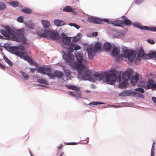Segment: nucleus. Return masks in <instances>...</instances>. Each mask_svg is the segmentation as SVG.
<instances>
[{
  "label": "nucleus",
  "mask_w": 156,
  "mask_h": 156,
  "mask_svg": "<svg viewBox=\"0 0 156 156\" xmlns=\"http://www.w3.org/2000/svg\"><path fill=\"white\" fill-rule=\"evenodd\" d=\"M98 35V33L97 32H93L92 33V35L94 36H97Z\"/></svg>",
  "instance_id": "obj_57"
},
{
  "label": "nucleus",
  "mask_w": 156,
  "mask_h": 156,
  "mask_svg": "<svg viewBox=\"0 0 156 156\" xmlns=\"http://www.w3.org/2000/svg\"><path fill=\"white\" fill-rule=\"evenodd\" d=\"M37 81L40 83L45 84L46 85L48 84V83L45 80L42 79H39L37 80Z\"/></svg>",
  "instance_id": "obj_35"
},
{
  "label": "nucleus",
  "mask_w": 156,
  "mask_h": 156,
  "mask_svg": "<svg viewBox=\"0 0 156 156\" xmlns=\"http://www.w3.org/2000/svg\"><path fill=\"white\" fill-rule=\"evenodd\" d=\"M62 147V144H60L59 146L58 147V149H60Z\"/></svg>",
  "instance_id": "obj_62"
},
{
  "label": "nucleus",
  "mask_w": 156,
  "mask_h": 156,
  "mask_svg": "<svg viewBox=\"0 0 156 156\" xmlns=\"http://www.w3.org/2000/svg\"><path fill=\"white\" fill-rule=\"evenodd\" d=\"M62 68L67 77H69L71 74V72L70 70L66 69V67L65 66H63Z\"/></svg>",
  "instance_id": "obj_34"
},
{
  "label": "nucleus",
  "mask_w": 156,
  "mask_h": 156,
  "mask_svg": "<svg viewBox=\"0 0 156 156\" xmlns=\"http://www.w3.org/2000/svg\"><path fill=\"white\" fill-rule=\"evenodd\" d=\"M80 38L78 37L75 36L73 38L72 41L74 43H76L79 41Z\"/></svg>",
  "instance_id": "obj_43"
},
{
  "label": "nucleus",
  "mask_w": 156,
  "mask_h": 156,
  "mask_svg": "<svg viewBox=\"0 0 156 156\" xmlns=\"http://www.w3.org/2000/svg\"><path fill=\"white\" fill-rule=\"evenodd\" d=\"M66 144L67 145H75L77 144L76 143L72 142L69 143H66Z\"/></svg>",
  "instance_id": "obj_53"
},
{
  "label": "nucleus",
  "mask_w": 156,
  "mask_h": 156,
  "mask_svg": "<svg viewBox=\"0 0 156 156\" xmlns=\"http://www.w3.org/2000/svg\"><path fill=\"white\" fill-rule=\"evenodd\" d=\"M147 55L145 54L144 51L142 50L139 51L138 53V56L140 58L144 57Z\"/></svg>",
  "instance_id": "obj_32"
},
{
  "label": "nucleus",
  "mask_w": 156,
  "mask_h": 156,
  "mask_svg": "<svg viewBox=\"0 0 156 156\" xmlns=\"http://www.w3.org/2000/svg\"><path fill=\"white\" fill-rule=\"evenodd\" d=\"M87 51L88 53L89 58V59H93L95 55V51L92 47H89L87 48Z\"/></svg>",
  "instance_id": "obj_11"
},
{
  "label": "nucleus",
  "mask_w": 156,
  "mask_h": 156,
  "mask_svg": "<svg viewBox=\"0 0 156 156\" xmlns=\"http://www.w3.org/2000/svg\"><path fill=\"white\" fill-rule=\"evenodd\" d=\"M9 49L13 54L19 56L21 58H23V56L25 53L24 52H20L17 51V50H20L22 51H24L25 48L22 45L10 47Z\"/></svg>",
  "instance_id": "obj_4"
},
{
  "label": "nucleus",
  "mask_w": 156,
  "mask_h": 156,
  "mask_svg": "<svg viewBox=\"0 0 156 156\" xmlns=\"http://www.w3.org/2000/svg\"><path fill=\"white\" fill-rule=\"evenodd\" d=\"M41 22L44 27L47 28L49 27L50 25V22L45 20H42Z\"/></svg>",
  "instance_id": "obj_24"
},
{
  "label": "nucleus",
  "mask_w": 156,
  "mask_h": 156,
  "mask_svg": "<svg viewBox=\"0 0 156 156\" xmlns=\"http://www.w3.org/2000/svg\"><path fill=\"white\" fill-rule=\"evenodd\" d=\"M146 89H151L153 90L156 89V83L154 84L153 80H149L147 81Z\"/></svg>",
  "instance_id": "obj_12"
},
{
  "label": "nucleus",
  "mask_w": 156,
  "mask_h": 156,
  "mask_svg": "<svg viewBox=\"0 0 156 156\" xmlns=\"http://www.w3.org/2000/svg\"><path fill=\"white\" fill-rule=\"evenodd\" d=\"M48 67H46L45 68L43 67H38L37 68V70L38 73L44 74H46V69Z\"/></svg>",
  "instance_id": "obj_19"
},
{
  "label": "nucleus",
  "mask_w": 156,
  "mask_h": 156,
  "mask_svg": "<svg viewBox=\"0 0 156 156\" xmlns=\"http://www.w3.org/2000/svg\"><path fill=\"white\" fill-rule=\"evenodd\" d=\"M87 21L91 23L97 24H101L103 23V22L109 23V21L107 19H101V18H97L92 16L88 18Z\"/></svg>",
  "instance_id": "obj_6"
},
{
  "label": "nucleus",
  "mask_w": 156,
  "mask_h": 156,
  "mask_svg": "<svg viewBox=\"0 0 156 156\" xmlns=\"http://www.w3.org/2000/svg\"><path fill=\"white\" fill-rule=\"evenodd\" d=\"M63 11L65 12H72L74 14H76L77 12L70 6H65L63 9Z\"/></svg>",
  "instance_id": "obj_17"
},
{
  "label": "nucleus",
  "mask_w": 156,
  "mask_h": 156,
  "mask_svg": "<svg viewBox=\"0 0 156 156\" xmlns=\"http://www.w3.org/2000/svg\"><path fill=\"white\" fill-rule=\"evenodd\" d=\"M152 100L154 102L156 103V98L154 97H152Z\"/></svg>",
  "instance_id": "obj_60"
},
{
  "label": "nucleus",
  "mask_w": 156,
  "mask_h": 156,
  "mask_svg": "<svg viewBox=\"0 0 156 156\" xmlns=\"http://www.w3.org/2000/svg\"><path fill=\"white\" fill-rule=\"evenodd\" d=\"M21 11L26 14H30L32 12V10L31 9L26 8L22 9Z\"/></svg>",
  "instance_id": "obj_30"
},
{
  "label": "nucleus",
  "mask_w": 156,
  "mask_h": 156,
  "mask_svg": "<svg viewBox=\"0 0 156 156\" xmlns=\"http://www.w3.org/2000/svg\"><path fill=\"white\" fill-rule=\"evenodd\" d=\"M22 74L23 77L26 79H27L29 78L28 75L24 72H22Z\"/></svg>",
  "instance_id": "obj_49"
},
{
  "label": "nucleus",
  "mask_w": 156,
  "mask_h": 156,
  "mask_svg": "<svg viewBox=\"0 0 156 156\" xmlns=\"http://www.w3.org/2000/svg\"><path fill=\"white\" fill-rule=\"evenodd\" d=\"M77 29H78L80 28V26L77 25V24H75V26H74Z\"/></svg>",
  "instance_id": "obj_59"
},
{
  "label": "nucleus",
  "mask_w": 156,
  "mask_h": 156,
  "mask_svg": "<svg viewBox=\"0 0 156 156\" xmlns=\"http://www.w3.org/2000/svg\"><path fill=\"white\" fill-rule=\"evenodd\" d=\"M20 39V38H19ZM21 40V42H22L23 44H26V41L25 39H20Z\"/></svg>",
  "instance_id": "obj_55"
},
{
  "label": "nucleus",
  "mask_w": 156,
  "mask_h": 156,
  "mask_svg": "<svg viewBox=\"0 0 156 156\" xmlns=\"http://www.w3.org/2000/svg\"><path fill=\"white\" fill-rule=\"evenodd\" d=\"M75 56L77 60V63L75 62L74 55L72 54L65 52L62 55V58L71 66L81 71L79 72L78 74V76L79 77L82 75V71L85 68L86 61L83 58L82 54L81 53H76Z\"/></svg>",
  "instance_id": "obj_1"
},
{
  "label": "nucleus",
  "mask_w": 156,
  "mask_h": 156,
  "mask_svg": "<svg viewBox=\"0 0 156 156\" xmlns=\"http://www.w3.org/2000/svg\"><path fill=\"white\" fill-rule=\"evenodd\" d=\"M54 74L56 77L58 78L61 79L63 76V73L58 71L55 70L54 72Z\"/></svg>",
  "instance_id": "obj_21"
},
{
  "label": "nucleus",
  "mask_w": 156,
  "mask_h": 156,
  "mask_svg": "<svg viewBox=\"0 0 156 156\" xmlns=\"http://www.w3.org/2000/svg\"><path fill=\"white\" fill-rule=\"evenodd\" d=\"M119 87L122 88H123L126 87H127L129 85V83L126 81H122V82H121V81L119 82Z\"/></svg>",
  "instance_id": "obj_22"
},
{
  "label": "nucleus",
  "mask_w": 156,
  "mask_h": 156,
  "mask_svg": "<svg viewBox=\"0 0 156 156\" xmlns=\"http://www.w3.org/2000/svg\"><path fill=\"white\" fill-rule=\"evenodd\" d=\"M124 56L123 55L120 54L115 59L116 62H119L122 61V58H123Z\"/></svg>",
  "instance_id": "obj_33"
},
{
  "label": "nucleus",
  "mask_w": 156,
  "mask_h": 156,
  "mask_svg": "<svg viewBox=\"0 0 156 156\" xmlns=\"http://www.w3.org/2000/svg\"><path fill=\"white\" fill-rule=\"evenodd\" d=\"M101 45L99 42H97L96 43L94 46V50L96 52L99 51L101 49Z\"/></svg>",
  "instance_id": "obj_23"
},
{
  "label": "nucleus",
  "mask_w": 156,
  "mask_h": 156,
  "mask_svg": "<svg viewBox=\"0 0 156 156\" xmlns=\"http://www.w3.org/2000/svg\"><path fill=\"white\" fill-rule=\"evenodd\" d=\"M6 7V5L2 2H0V10H3Z\"/></svg>",
  "instance_id": "obj_44"
},
{
  "label": "nucleus",
  "mask_w": 156,
  "mask_h": 156,
  "mask_svg": "<svg viewBox=\"0 0 156 156\" xmlns=\"http://www.w3.org/2000/svg\"><path fill=\"white\" fill-rule=\"evenodd\" d=\"M1 33L2 35H3L4 36L8 37L9 36V34L5 30H1Z\"/></svg>",
  "instance_id": "obj_42"
},
{
  "label": "nucleus",
  "mask_w": 156,
  "mask_h": 156,
  "mask_svg": "<svg viewBox=\"0 0 156 156\" xmlns=\"http://www.w3.org/2000/svg\"><path fill=\"white\" fill-rule=\"evenodd\" d=\"M136 91H138L141 93H144V89L142 87H140L135 89Z\"/></svg>",
  "instance_id": "obj_45"
},
{
  "label": "nucleus",
  "mask_w": 156,
  "mask_h": 156,
  "mask_svg": "<svg viewBox=\"0 0 156 156\" xmlns=\"http://www.w3.org/2000/svg\"><path fill=\"white\" fill-rule=\"evenodd\" d=\"M133 26L136 27H137L142 30H150V27H148L146 26H143L142 24L139 23H136L133 24Z\"/></svg>",
  "instance_id": "obj_16"
},
{
  "label": "nucleus",
  "mask_w": 156,
  "mask_h": 156,
  "mask_svg": "<svg viewBox=\"0 0 156 156\" xmlns=\"http://www.w3.org/2000/svg\"><path fill=\"white\" fill-rule=\"evenodd\" d=\"M54 23L58 26H60L63 25L64 24V22L59 20H55Z\"/></svg>",
  "instance_id": "obj_25"
},
{
  "label": "nucleus",
  "mask_w": 156,
  "mask_h": 156,
  "mask_svg": "<svg viewBox=\"0 0 156 156\" xmlns=\"http://www.w3.org/2000/svg\"><path fill=\"white\" fill-rule=\"evenodd\" d=\"M16 34L15 35L18 36L20 39H23L24 38V32L23 29L17 30L15 32Z\"/></svg>",
  "instance_id": "obj_13"
},
{
  "label": "nucleus",
  "mask_w": 156,
  "mask_h": 156,
  "mask_svg": "<svg viewBox=\"0 0 156 156\" xmlns=\"http://www.w3.org/2000/svg\"><path fill=\"white\" fill-rule=\"evenodd\" d=\"M0 67L3 70L5 69V67L4 66V65H2L1 63V65H0Z\"/></svg>",
  "instance_id": "obj_56"
},
{
  "label": "nucleus",
  "mask_w": 156,
  "mask_h": 156,
  "mask_svg": "<svg viewBox=\"0 0 156 156\" xmlns=\"http://www.w3.org/2000/svg\"><path fill=\"white\" fill-rule=\"evenodd\" d=\"M150 30L152 31H156V27H150Z\"/></svg>",
  "instance_id": "obj_52"
},
{
  "label": "nucleus",
  "mask_w": 156,
  "mask_h": 156,
  "mask_svg": "<svg viewBox=\"0 0 156 156\" xmlns=\"http://www.w3.org/2000/svg\"><path fill=\"white\" fill-rule=\"evenodd\" d=\"M27 61L30 64L35 65V62L28 56H24L22 58Z\"/></svg>",
  "instance_id": "obj_18"
},
{
  "label": "nucleus",
  "mask_w": 156,
  "mask_h": 156,
  "mask_svg": "<svg viewBox=\"0 0 156 156\" xmlns=\"http://www.w3.org/2000/svg\"><path fill=\"white\" fill-rule=\"evenodd\" d=\"M111 74L106 73L105 74V79L107 83L110 84H114L117 79V71L115 69H112L110 71ZM133 71L131 69H129L127 71L122 73V72L119 73L117 79L119 82L121 81V76L122 78L125 81H127L130 78V76L132 73Z\"/></svg>",
  "instance_id": "obj_2"
},
{
  "label": "nucleus",
  "mask_w": 156,
  "mask_h": 156,
  "mask_svg": "<svg viewBox=\"0 0 156 156\" xmlns=\"http://www.w3.org/2000/svg\"><path fill=\"white\" fill-rule=\"evenodd\" d=\"M39 36L49 38L53 40H58L59 38L58 34L55 31L41 30L37 32Z\"/></svg>",
  "instance_id": "obj_3"
},
{
  "label": "nucleus",
  "mask_w": 156,
  "mask_h": 156,
  "mask_svg": "<svg viewBox=\"0 0 156 156\" xmlns=\"http://www.w3.org/2000/svg\"><path fill=\"white\" fill-rule=\"evenodd\" d=\"M134 95L136 97H139L142 98H144L143 94L138 92H135L134 93Z\"/></svg>",
  "instance_id": "obj_31"
},
{
  "label": "nucleus",
  "mask_w": 156,
  "mask_h": 156,
  "mask_svg": "<svg viewBox=\"0 0 156 156\" xmlns=\"http://www.w3.org/2000/svg\"><path fill=\"white\" fill-rule=\"evenodd\" d=\"M5 61L9 64L10 66H12V63L7 58L5 57V58H4Z\"/></svg>",
  "instance_id": "obj_48"
},
{
  "label": "nucleus",
  "mask_w": 156,
  "mask_h": 156,
  "mask_svg": "<svg viewBox=\"0 0 156 156\" xmlns=\"http://www.w3.org/2000/svg\"><path fill=\"white\" fill-rule=\"evenodd\" d=\"M147 41L148 43L151 44H154L155 43V42H154V40L151 39H147Z\"/></svg>",
  "instance_id": "obj_47"
},
{
  "label": "nucleus",
  "mask_w": 156,
  "mask_h": 156,
  "mask_svg": "<svg viewBox=\"0 0 156 156\" xmlns=\"http://www.w3.org/2000/svg\"><path fill=\"white\" fill-rule=\"evenodd\" d=\"M144 0H135V4L138 5L140 4Z\"/></svg>",
  "instance_id": "obj_50"
},
{
  "label": "nucleus",
  "mask_w": 156,
  "mask_h": 156,
  "mask_svg": "<svg viewBox=\"0 0 156 156\" xmlns=\"http://www.w3.org/2000/svg\"><path fill=\"white\" fill-rule=\"evenodd\" d=\"M155 156V151H151V156Z\"/></svg>",
  "instance_id": "obj_58"
},
{
  "label": "nucleus",
  "mask_w": 156,
  "mask_h": 156,
  "mask_svg": "<svg viewBox=\"0 0 156 156\" xmlns=\"http://www.w3.org/2000/svg\"><path fill=\"white\" fill-rule=\"evenodd\" d=\"M17 20L18 22L20 23H23V18L22 16H19L17 19Z\"/></svg>",
  "instance_id": "obj_46"
},
{
  "label": "nucleus",
  "mask_w": 156,
  "mask_h": 156,
  "mask_svg": "<svg viewBox=\"0 0 156 156\" xmlns=\"http://www.w3.org/2000/svg\"><path fill=\"white\" fill-rule=\"evenodd\" d=\"M123 55L125 58H127L130 62H133L136 57V55L134 54V51L128 49L124 51Z\"/></svg>",
  "instance_id": "obj_5"
},
{
  "label": "nucleus",
  "mask_w": 156,
  "mask_h": 156,
  "mask_svg": "<svg viewBox=\"0 0 156 156\" xmlns=\"http://www.w3.org/2000/svg\"><path fill=\"white\" fill-rule=\"evenodd\" d=\"M118 22V23H119V24L120 25V24H122L124 23L123 21L120 20H117V22Z\"/></svg>",
  "instance_id": "obj_54"
},
{
  "label": "nucleus",
  "mask_w": 156,
  "mask_h": 156,
  "mask_svg": "<svg viewBox=\"0 0 156 156\" xmlns=\"http://www.w3.org/2000/svg\"><path fill=\"white\" fill-rule=\"evenodd\" d=\"M51 69L50 67H48L46 69V75H48L49 77L52 79H54L55 78L54 74L51 73Z\"/></svg>",
  "instance_id": "obj_20"
},
{
  "label": "nucleus",
  "mask_w": 156,
  "mask_h": 156,
  "mask_svg": "<svg viewBox=\"0 0 156 156\" xmlns=\"http://www.w3.org/2000/svg\"><path fill=\"white\" fill-rule=\"evenodd\" d=\"M5 29L8 32V33L12 36V40L13 41H16L18 42H21L20 39H19L17 36L15 35V32L14 30L12 29L9 26L5 27Z\"/></svg>",
  "instance_id": "obj_7"
},
{
  "label": "nucleus",
  "mask_w": 156,
  "mask_h": 156,
  "mask_svg": "<svg viewBox=\"0 0 156 156\" xmlns=\"http://www.w3.org/2000/svg\"><path fill=\"white\" fill-rule=\"evenodd\" d=\"M69 94L70 95H72L73 96H74V93H73L71 91H69Z\"/></svg>",
  "instance_id": "obj_61"
},
{
  "label": "nucleus",
  "mask_w": 156,
  "mask_h": 156,
  "mask_svg": "<svg viewBox=\"0 0 156 156\" xmlns=\"http://www.w3.org/2000/svg\"><path fill=\"white\" fill-rule=\"evenodd\" d=\"M155 142L153 143L152 145V146L151 151H155Z\"/></svg>",
  "instance_id": "obj_51"
},
{
  "label": "nucleus",
  "mask_w": 156,
  "mask_h": 156,
  "mask_svg": "<svg viewBox=\"0 0 156 156\" xmlns=\"http://www.w3.org/2000/svg\"><path fill=\"white\" fill-rule=\"evenodd\" d=\"M9 4L14 7H16L19 5V3L17 1H12L9 2Z\"/></svg>",
  "instance_id": "obj_36"
},
{
  "label": "nucleus",
  "mask_w": 156,
  "mask_h": 156,
  "mask_svg": "<svg viewBox=\"0 0 156 156\" xmlns=\"http://www.w3.org/2000/svg\"><path fill=\"white\" fill-rule=\"evenodd\" d=\"M3 49V47L0 44V51L1 52L2 51V50Z\"/></svg>",
  "instance_id": "obj_64"
},
{
  "label": "nucleus",
  "mask_w": 156,
  "mask_h": 156,
  "mask_svg": "<svg viewBox=\"0 0 156 156\" xmlns=\"http://www.w3.org/2000/svg\"><path fill=\"white\" fill-rule=\"evenodd\" d=\"M80 49L81 47L79 45L71 43L69 47L66 50L67 52L66 53H71L74 50H78Z\"/></svg>",
  "instance_id": "obj_9"
},
{
  "label": "nucleus",
  "mask_w": 156,
  "mask_h": 156,
  "mask_svg": "<svg viewBox=\"0 0 156 156\" xmlns=\"http://www.w3.org/2000/svg\"><path fill=\"white\" fill-rule=\"evenodd\" d=\"M92 74V72L90 70L85 71L83 74L82 77L84 80L90 81V79L92 78V77H91Z\"/></svg>",
  "instance_id": "obj_10"
},
{
  "label": "nucleus",
  "mask_w": 156,
  "mask_h": 156,
  "mask_svg": "<svg viewBox=\"0 0 156 156\" xmlns=\"http://www.w3.org/2000/svg\"><path fill=\"white\" fill-rule=\"evenodd\" d=\"M103 74L101 73H96L93 75L92 78L90 79V81L93 82H95L97 80H101L104 78Z\"/></svg>",
  "instance_id": "obj_8"
},
{
  "label": "nucleus",
  "mask_w": 156,
  "mask_h": 156,
  "mask_svg": "<svg viewBox=\"0 0 156 156\" xmlns=\"http://www.w3.org/2000/svg\"><path fill=\"white\" fill-rule=\"evenodd\" d=\"M36 69V68H34V69L30 68V71L32 72H34L35 71Z\"/></svg>",
  "instance_id": "obj_63"
},
{
  "label": "nucleus",
  "mask_w": 156,
  "mask_h": 156,
  "mask_svg": "<svg viewBox=\"0 0 156 156\" xmlns=\"http://www.w3.org/2000/svg\"><path fill=\"white\" fill-rule=\"evenodd\" d=\"M79 91H77L76 92H74V96L77 98H80L81 97V93Z\"/></svg>",
  "instance_id": "obj_38"
},
{
  "label": "nucleus",
  "mask_w": 156,
  "mask_h": 156,
  "mask_svg": "<svg viewBox=\"0 0 156 156\" xmlns=\"http://www.w3.org/2000/svg\"><path fill=\"white\" fill-rule=\"evenodd\" d=\"M112 47L111 44L109 43H105L104 45V48L108 51L111 49Z\"/></svg>",
  "instance_id": "obj_28"
},
{
  "label": "nucleus",
  "mask_w": 156,
  "mask_h": 156,
  "mask_svg": "<svg viewBox=\"0 0 156 156\" xmlns=\"http://www.w3.org/2000/svg\"><path fill=\"white\" fill-rule=\"evenodd\" d=\"M117 20L115 21H112L111 22V23L113 25L116 27H121L120 24L118 23V22H116Z\"/></svg>",
  "instance_id": "obj_41"
},
{
  "label": "nucleus",
  "mask_w": 156,
  "mask_h": 156,
  "mask_svg": "<svg viewBox=\"0 0 156 156\" xmlns=\"http://www.w3.org/2000/svg\"><path fill=\"white\" fill-rule=\"evenodd\" d=\"M138 86L140 87H144L146 89L145 83L144 81L140 82L138 84Z\"/></svg>",
  "instance_id": "obj_37"
},
{
  "label": "nucleus",
  "mask_w": 156,
  "mask_h": 156,
  "mask_svg": "<svg viewBox=\"0 0 156 156\" xmlns=\"http://www.w3.org/2000/svg\"><path fill=\"white\" fill-rule=\"evenodd\" d=\"M112 55L114 56H117L119 53V51L118 48L115 47H114L112 52Z\"/></svg>",
  "instance_id": "obj_26"
},
{
  "label": "nucleus",
  "mask_w": 156,
  "mask_h": 156,
  "mask_svg": "<svg viewBox=\"0 0 156 156\" xmlns=\"http://www.w3.org/2000/svg\"><path fill=\"white\" fill-rule=\"evenodd\" d=\"M101 104H105V103L102 102H99L97 101H93L90 104H89V105H101Z\"/></svg>",
  "instance_id": "obj_40"
},
{
  "label": "nucleus",
  "mask_w": 156,
  "mask_h": 156,
  "mask_svg": "<svg viewBox=\"0 0 156 156\" xmlns=\"http://www.w3.org/2000/svg\"><path fill=\"white\" fill-rule=\"evenodd\" d=\"M63 36L62 37V42L66 45H69L71 42V38L67 37L64 34H63Z\"/></svg>",
  "instance_id": "obj_14"
},
{
  "label": "nucleus",
  "mask_w": 156,
  "mask_h": 156,
  "mask_svg": "<svg viewBox=\"0 0 156 156\" xmlns=\"http://www.w3.org/2000/svg\"><path fill=\"white\" fill-rule=\"evenodd\" d=\"M124 23L125 25H130L131 24V21L128 19H126L124 21Z\"/></svg>",
  "instance_id": "obj_39"
},
{
  "label": "nucleus",
  "mask_w": 156,
  "mask_h": 156,
  "mask_svg": "<svg viewBox=\"0 0 156 156\" xmlns=\"http://www.w3.org/2000/svg\"><path fill=\"white\" fill-rule=\"evenodd\" d=\"M147 55L148 56L151 58H153L155 57L156 59V52L155 51H153L150 52L149 54Z\"/></svg>",
  "instance_id": "obj_29"
},
{
  "label": "nucleus",
  "mask_w": 156,
  "mask_h": 156,
  "mask_svg": "<svg viewBox=\"0 0 156 156\" xmlns=\"http://www.w3.org/2000/svg\"><path fill=\"white\" fill-rule=\"evenodd\" d=\"M139 75L138 74H136L131 78L130 80V83L132 86H134L136 85L139 80Z\"/></svg>",
  "instance_id": "obj_15"
},
{
  "label": "nucleus",
  "mask_w": 156,
  "mask_h": 156,
  "mask_svg": "<svg viewBox=\"0 0 156 156\" xmlns=\"http://www.w3.org/2000/svg\"><path fill=\"white\" fill-rule=\"evenodd\" d=\"M66 87L69 89H71L76 91H79L80 90L79 88L73 86L66 85Z\"/></svg>",
  "instance_id": "obj_27"
}]
</instances>
